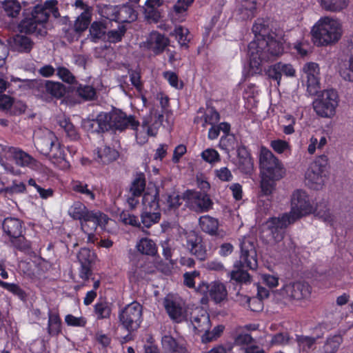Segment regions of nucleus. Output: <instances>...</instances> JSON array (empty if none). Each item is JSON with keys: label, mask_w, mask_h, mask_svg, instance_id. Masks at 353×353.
Returning a JSON list of instances; mask_svg holds the SVG:
<instances>
[{"label": "nucleus", "mask_w": 353, "mask_h": 353, "mask_svg": "<svg viewBox=\"0 0 353 353\" xmlns=\"http://www.w3.org/2000/svg\"><path fill=\"white\" fill-rule=\"evenodd\" d=\"M268 27L263 19H258L252 26L255 39L248 45L250 67L252 74L260 73L261 64L279 56L283 51L281 43L266 37Z\"/></svg>", "instance_id": "obj_1"}, {"label": "nucleus", "mask_w": 353, "mask_h": 353, "mask_svg": "<svg viewBox=\"0 0 353 353\" xmlns=\"http://www.w3.org/2000/svg\"><path fill=\"white\" fill-rule=\"evenodd\" d=\"M292 212L284 213L277 217H271L265 223L266 228L263 233L271 236L274 243H279L284 237L285 230L288 225L303 215L310 213L312 206L308 195L303 190H296L291 196Z\"/></svg>", "instance_id": "obj_2"}, {"label": "nucleus", "mask_w": 353, "mask_h": 353, "mask_svg": "<svg viewBox=\"0 0 353 353\" xmlns=\"http://www.w3.org/2000/svg\"><path fill=\"white\" fill-rule=\"evenodd\" d=\"M57 0L46 1L36 5L31 12L25 16L18 26L20 32L44 37L47 34L46 24L52 14L55 19L60 17Z\"/></svg>", "instance_id": "obj_3"}, {"label": "nucleus", "mask_w": 353, "mask_h": 353, "mask_svg": "<svg viewBox=\"0 0 353 353\" xmlns=\"http://www.w3.org/2000/svg\"><path fill=\"white\" fill-rule=\"evenodd\" d=\"M240 248L239 260L234 263L236 270H232L230 274L231 280L241 283H246L250 282V276L241 268H248L250 270H256L258 267L257 253L254 242L249 239H243L240 243Z\"/></svg>", "instance_id": "obj_4"}, {"label": "nucleus", "mask_w": 353, "mask_h": 353, "mask_svg": "<svg viewBox=\"0 0 353 353\" xmlns=\"http://www.w3.org/2000/svg\"><path fill=\"white\" fill-rule=\"evenodd\" d=\"M314 43L318 46H326L336 43L341 37L339 23L329 17L318 21L312 30Z\"/></svg>", "instance_id": "obj_5"}, {"label": "nucleus", "mask_w": 353, "mask_h": 353, "mask_svg": "<svg viewBox=\"0 0 353 353\" xmlns=\"http://www.w3.org/2000/svg\"><path fill=\"white\" fill-rule=\"evenodd\" d=\"M259 165L262 174L273 180H280L285 174L281 161L265 147L260 150Z\"/></svg>", "instance_id": "obj_6"}, {"label": "nucleus", "mask_w": 353, "mask_h": 353, "mask_svg": "<svg viewBox=\"0 0 353 353\" xmlns=\"http://www.w3.org/2000/svg\"><path fill=\"white\" fill-rule=\"evenodd\" d=\"M338 105V92L332 88L323 90L312 103L316 114L323 118L332 117Z\"/></svg>", "instance_id": "obj_7"}, {"label": "nucleus", "mask_w": 353, "mask_h": 353, "mask_svg": "<svg viewBox=\"0 0 353 353\" xmlns=\"http://www.w3.org/2000/svg\"><path fill=\"white\" fill-rule=\"evenodd\" d=\"M143 307L137 301L126 305L119 314L121 325L130 334L139 329L142 322Z\"/></svg>", "instance_id": "obj_8"}, {"label": "nucleus", "mask_w": 353, "mask_h": 353, "mask_svg": "<svg viewBox=\"0 0 353 353\" xmlns=\"http://www.w3.org/2000/svg\"><path fill=\"white\" fill-rule=\"evenodd\" d=\"M310 293V286L303 281L290 282L280 290L281 295L288 301H300L306 299Z\"/></svg>", "instance_id": "obj_9"}, {"label": "nucleus", "mask_w": 353, "mask_h": 353, "mask_svg": "<svg viewBox=\"0 0 353 353\" xmlns=\"http://www.w3.org/2000/svg\"><path fill=\"white\" fill-rule=\"evenodd\" d=\"M108 123L110 124V130H123L125 128H130L136 130L139 123L136 121L133 116L128 117L125 113L121 110H113L111 112L106 113Z\"/></svg>", "instance_id": "obj_10"}, {"label": "nucleus", "mask_w": 353, "mask_h": 353, "mask_svg": "<svg viewBox=\"0 0 353 353\" xmlns=\"http://www.w3.org/2000/svg\"><path fill=\"white\" fill-rule=\"evenodd\" d=\"M108 216L99 210H88L80 223L85 233L94 232L97 227L105 228L108 221Z\"/></svg>", "instance_id": "obj_11"}, {"label": "nucleus", "mask_w": 353, "mask_h": 353, "mask_svg": "<svg viewBox=\"0 0 353 353\" xmlns=\"http://www.w3.org/2000/svg\"><path fill=\"white\" fill-rule=\"evenodd\" d=\"M183 198L188 200L190 208L197 212H207L213 205L209 196L201 192L187 190L183 194Z\"/></svg>", "instance_id": "obj_12"}, {"label": "nucleus", "mask_w": 353, "mask_h": 353, "mask_svg": "<svg viewBox=\"0 0 353 353\" xmlns=\"http://www.w3.org/2000/svg\"><path fill=\"white\" fill-rule=\"evenodd\" d=\"M319 70V65L314 62H308L303 67L307 77V92L311 96L316 95L320 89Z\"/></svg>", "instance_id": "obj_13"}, {"label": "nucleus", "mask_w": 353, "mask_h": 353, "mask_svg": "<svg viewBox=\"0 0 353 353\" xmlns=\"http://www.w3.org/2000/svg\"><path fill=\"white\" fill-rule=\"evenodd\" d=\"M91 17L90 11L82 12L77 18L74 26L71 28H62V30L65 33V37L68 41H73L77 34H81L88 28L91 21Z\"/></svg>", "instance_id": "obj_14"}, {"label": "nucleus", "mask_w": 353, "mask_h": 353, "mask_svg": "<svg viewBox=\"0 0 353 353\" xmlns=\"http://www.w3.org/2000/svg\"><path fill=\"white\" fill-rule=\"evenodd\" d=\"M106 112L99 113L95 119H87L83 121V128L91 133H103L110 130Z\"/></svg>", "instance_id": "obj_15"}, {"label": "nucleus", "mask_w": 353, "mask_h": 353, "mask_svg": "<svg viewBox=\"0 0 353 353\" xmlns=\"http://www.w3.org/2000/svg\"><path fill=\"white\" fill-rule=\"evenodd\" d=\"M169 44L170 39L157 31L152 32L145 41V47L155 54H161Z\"/></svg>", "instance_id": "obj_16"}, {"label": "nucleus", "mask_w": 353, "mask_h": 353, "mask_svg": "<svg viewBox=\"0 0 353 353\" xmlns=\"http://www.w3.org/2000/svg\"><path fill=\"white\" fill-rule=\"evenodd\" d=\"M163 353H190L185 345L179 339L170 334L161 338Z\"/></svg>", "instance_id": "obj_17"}, {"label": "nucleus", "mask_w": 353, "mask_h": 353, "mask_svg": "<svg viewBox=\"0 0 353 353\" xmlns=\"http://www.w3.org/2000/svg\"><path fill=\"white\" fill-rule=\"evenodd\" d=\"M23 222L17 218L7 217L1 223V228L4 234L11 239H16L23 233Z\"/></svg>", "instance_id": "obj_18"}, {"label": "nucleus", "mask_w": 353, "mask_h": 353, "mask_svg": "<svg viewBox=\"0 0 353 353\" xmlns=\"http://www.w3.org/2000/svg\"><path fill=\"white\" fill-rule=\"evenodd\" d=\"M256 11V0H236V13L241 20L254 17Z\"/></svg>", "instance_id": "obj_19"}, {"label": "nucleus", "mask_w": 353, "mask_h": 353, "mask_svg": "<svg viewBox=\"0 0 353 353\" xmlns=\"http://www.w3.org/2000/svg\"><path fill=\"white\" fill-rule=\"evenodd\" d=\"M239 170L243 174H251L254 168L253 161L247 148L243 146H239L237 148Z\"/></svg>", "instance_id": "obj_20"}, {"label": "nucleus", "mask_w": 353, "mask_h": 353, "mask_svg": "<svg viewBox=\"0 0 353 353\" xmlns=\"http://www.w3.org/2000/svg\"><path fill=\"white\" fill-rule=\"evenodd\" d=\"M57 139L54 134L48 130L43 136L38 137L35 142V145L37 150L43 155L47 156L48 154H50L52 148L57 143Z\"/></svg>", "instance_id": "obj_21"}, {"label": "nucleus", "mask_w": 353, "mask_h": 353, "mask_svg": "<svg viewBox=\"0 0 353 353\" xmlns=\"http://www.w3.org/2000/svg\"><path fill=\"white\" fill-rule=\"evenodd\" d=\"M323 173L319 168L310 165L305 172V184L311 189L321 188L324 183Z\"/></svg>", "instance_id": "obj_22"}, {"label": "nucleus", "mask_w": 353, "mask_h": 353, "mask_svg": "<svg viewBox=\"0 0 353 353\" xmlns=\"http://www.w3.org/2000/svg\"><path fill=\"white\" fill-rule=\"evenodd\" d=\"M164 306L171 319L176 323L183 321L184 311L180 303L171 299L166 298L164 299Z\"/></svg>", "instance_id": "obj_23"}, {"label": "nucleus", "mask_w": 353, "mask_h": 353, "mask_svg": "<svg viewBox=\"0 0 353 353\" xmlns=\"http://www.w3.org/2000/svg\"><path fill=\"white\" fill-rule=\"evenodd\" d=\"M187 247L190 253L199 260L205 261L207 258V251L201 241L196 236H189L187 240Z\"/></svg>", "instance_id": "obj_24"}, {"label": "nucleus", "mask_w": 353, "mask_h": 353, "mask_svg": "<svg viewBox=\"0 0 353 353\" xmlns=\"http://www.w3.org/2000/svg\"><path fill=\"white\" fill-rule=\"evenodd\" d=\"M191 322L195 330L199 332L210 330L211 323L209 314L204 311H201L191 316Z\"/></svg>", "instance_id": "obj_25"}, {"label": "nucleus", "mask_w": 353, "mask_h": 353, "mask_svg": "<svg viewBox=\"0 0 353 353\" xmlns=\"http://www.w3.org/2000/svg\"><path fill=\"white\" fill-rule=\"evenodd\" d=\"M159 196V190L157 188L144 193L142 202L145 210L158 211L160 207L159 202L161 201Z\"/></svg>", "instance_id": "obj_26"}, {"label": "nucleus", "mask_w": 353, "mask_h": 353, "mask_svg": "<svg viewBox=\"0 0 353 353\" xmlns=\"http://www.w3.org/2000/svg\"><path fill=\"white\" fill-rule=\"evenodd\" d=\"M39 85L43 91L45 90L56 98L62 97L65 92L64 85L59 82L41 80L39 83Z\"/></svg>", "instance_id": "obj_27"}, {"label": "nucleus", "mask_w": 353, "mask_h": 353, "mask_svg": "<svg viewBox=\"0 0 353 353\" xmlns=\"http://www.w3.org/2000/svg\"><path fill=\"white\" fill-rule=\"evenodd\" d=\"M199 225L203 232L212 236H217L219 232V221L209 215L202 216L199 219Z\"/></svg>", "instance_id": "obj_28"}, {"label": "nucleus", "mask_w": 353, "mask_h": 353, "mask_svg": "<svg viewBox=\"0 0 353 353\" xmlns=\"http://www.w3.org/2000/svg\"><path fill=\"white\" fill-rule=\"evenodd\" d=\"M96 154L94 159L103 164H108L115 161L119 157V152L116 150L106 145L97 148Z\"/></svg>", "instance_id": "obj_29"}, {"label": "nucleus", "mask_w": 353, "mask_h": 353, "mask_svg": "<svg viewBox=\"0 0 353 353\" xmlns=\"http://www.w3.org/2000/svg\"><path fill=\"white\" fill-rule=\"evenodd\" d=\"M117 21L119 23H131L137 19V12L128 4L118 6Z\"/></svg>", "instance_id": "obj_30"}, {"label": "nucleus", "mask_w": 353, "mask_h": 353, "mask_svg": "<svg viewBox=\"0 0 353 353\" xmlns=\"http://www.w3.org/2000/svg\"><path fill=\"white\" fill-rule=\"evenodd\" d=\"M107 28L105 25L101 21H94L91 23L89 32L90 39L94 43L99 41H105Z\"/></svg>", "instance_id": "obj_31"}, {"label": "nucleus", "mask_w": 353, "mask_h": 353, "mask_svg": "<svg viewBox=\"0 0 353 353\" xmlns=\"http://www.w3.org/2000/svg\"><path fill=\"white\" fill-rule=\"evenodd\" d=\"M34 46V42L26 35L16 34L13 37L12 48L20 52H30Z\"/></svg>", "instance_id": "obj_32"}, {"label": "nucleus", "mask_w": 353, "mask_h": 353, "mask_svg": "<svg viewBox=\"0 0 353 353\" xmlns=\"http://www.w3.org/2000/svg\"><path fill=\"white\" fill-rule=\"evenodd\" d=\"M181 198L175 192H166L161 196V202L165 205V209L168 210H175L181 205Z\"/></svg>", "instance_id": "obj_33"}, {"label": "nucleus", "mask_w": 353, "mask_h": 353, "mask_svg": "<svg viewBox=\"0 0 353 353\" xmlns=\"http://www.w3.org/2000/svg\"><path fill=\"white\" fill-rule=\"evenodd\" d=\"M210 298L216 303H220L227 296V290L225 285L219 282H214L209 290Z\"/></svg>", "instance_id": "obj_34"}, {"label": "nucleus", "mask_w": 353, "mask_h": 353, "mask_svg": "<svg viewBox=\"0 0 353 353\" xmlns=\"http://www.w3.org/2000/svg\"><path fill=\"white\" fill-rule=\"evenodd\" d=\"M3 8L6 15L12 19L17 18L22 10L18 0H5L3 3Z\"/></svg>", "instance_id": "obj_35"}, {"label": "nucleus", "mask_w": 353, "mask_h": 353, "mask_svg": "<svg viewBox=\"0 0 353 353\" xmlns=\"http://www.w3.org/2000/svg\"><path fill=\"white\" fill-rule=\"evenodd\" d=\"M342 343L340 335H334L327 338L324 345L319 348V353H336Z\"/></svg>", "instance_id": "obj_36"}, {"label": "nucleus", "mask_w": 353, "mask_h": 353, "mask_svg": "<svg viewBox=\"0 0 353 353\" xmlns=\"http://www.w3.org/2000/svg\"><path fill=\"white\" fill-rule=\"evenodd\" d=\"M13 157L16 163L21 166L34 167L37 163V161L34 158L20 150L14 149Z\"/></svg>", "instance_id": "obj_37"}, {"label": "nucleus", "mask_w": 353, "mask_h": 353, "mask_svg": "<svg viewBox=\"0 0 353 353\" xmlns=\"http://www.w3.org/2000/svg\"><path fill=\"white\" fill-rule=\"evenodd\" d=\"M321 7L330 12H340L346 8L348 0H320Z\"/></svg>", "instance_id": "obj_38"}, {"label": "nucleus", "mask_w": 353, "mask_h": 353, "mask_svg": "<svg viewBox=\"0 0 353 353\" xmlns=\"http://www.w3.org/2000/svg\"><path fill=\"white\" fill-rule=\"evenodd\" d=\"M145 177L143 173H137L130 189V194L134 196H141L145 188Z\"/></svg>", "instance_id": "obj_39"}, {"label": "nucleus", "mask_w": 353, "mask_h": 353, "mask_svg": "<svg viewBox=\"0 0 353 353\" xmlns=\"http://www.w3.org/2000/svg\"><path fill=\"white\" fill-rule=\"evenodd\" d=\"M339 72L344 81L347 82L352 81L353 57L351 56L348 60L342 61L339 63Z\"/></svg>", "instance_id": "obj_40"}, {"label": "nucleus", "mask_w": 353, "mask_h": 353, "mask_svg": "<svg viewBox=\"0 0 353 353\" xmlns=\"http://www.w3.org/2000/svg\"><path fill=\"white\" fill-rule=\"evenodd\" d=\"M171 34L175 36L181 48H184L185 49L188 48V43L191 39L188 29L179 26L174 28Z\"/></svg>", "instance_id": "obj_41"}, {"label": "nucleus", "mask_w": 353, "mask_h": 353, "mask_svg": "<svg viewBox=\"0 0 353 353\" xmlns=\"http://www.w3.org/2000/svg\"><path fill=\"white\" fill-rule=\"evenodd\" d=\"M88 210V208L83 203L75 201L69 208L68 212L74 220H79L81 222Z\"/></svg>", "instance_id": "obj_42"}, {"label": "nucleus", "mask_w": 353, "mask_h": 353, "mask_svg": "<svg viewBox=\"0 0 353 353\" xmlns=\"http://www.w3.org/2000/svg\"><path fill=\"white\" fill-rule=\"evenodd\" d=\"M58 123L59 126L64 130L67 137L71 140L75 141L79 138V135L75 127L70 122L69 119L64 117H59L58 119Z\"/></svg>", "instance_id": "obj_43"}, {"label": "nucleus", "mask_w": 353, "mask_h": 353, "mask_svg": "<svg viewBox=\"0 0 353 353\" xmlns=\"http://www.w3.org/2000/svg\"><path fill=\"white\" fill-rule=\"evenodd\" d=\"M143 14L145 19L150 23H157L161 18V12L159 8L145 3L143 6Z\"/></svg>", "instance_id": "obj_44"}, {"label": "nucleus", "mask_w": 353, "mask_h": 353, "mask_svg": "<svg viewBox=\"0 0 353 353\" xmlns=\"http://www.w3.org/2000/svg\"><path fill=\"white\" fill-rule=\"evenodd\" d=\"M76 93L84 101H92L95 99L97 97L96 89L89 85L79 84L76 88Z\"/></svg>", "instance_id": "obj_45"}, {"label": "nucleus", "mask_w": 353, "mask_h": 353, "mask_svg": "<svg viewBox=\"0 0 353 353\" xmlns=\"http://www.w3.org/2000/svg\"><path fill=\"white\" fill-rule=\"evenodd\" d=\"M61 321L57 313H48V332L50 335H58L61 332Z\"/></svg>", "instance_id": "obj_46"}, {"label": "nucleus", "mask_w": 353, "mask_h": 353, "mask_svg": "<svg viewBox=\"0 0 353 353\" xmlns=\"http://www.w3.org/2000/svg\"><path fill=\"white\" fill-rule=\"evenodd\" d=\"M141 223L143 226L150 228L152 225L158 223L161 218V214L158 211L145 210L141 214Z\"/></svg>", "instance_id": "obj_47"}, {"label": "nucleus", "mask_w": 353, "mask_h": 353, "mask_svg": "<svg viewBox=\"0 0 353 353\" xmlns=\"http://www.w3.org/2000/svg\"><path fill=\"white\" fill-rule=\"evenodd\" d=\"M138 250L142 254L154 255L157 252L156 245L153 241L142 239L137 245Z\"/></svg>", "instance_id": "obj_48"}, {"label": "nucleus", "mask_w": 353, "mask_h": 353, "mask_svg": "<svg viewBox=\"0 0 353 353\" xmlns=\"http://www.w3.org/2000/svg\"><path fill=\"white\" fill-rule=\"evenodd\" d=\"M219 146L228 153L237 146L236 137L232 134L228 133V134H225L220 139Z\"/></svg>", "instance_id": "obj_49"}, {"label": "nucleus", "mask_w": 353, "mask_h": 353, "mask_svg": "<svg viewBox=\"0 0 353 353\" xmlns=\"http://www.w3.org/2000/svg\"><path fill=\"white\" fill-rule=\"evenodd\" d=\"M111 307L106 302L97 303L94 306V312L97 319H109L111 314Z\"/></svg>", "instance_id": "obj_50"}, {"label": "nucleus", "mask_w": 353, "mask_h": 353, "mask_svg": "<svg viewBox=\"0 0 353 353\" xmlns=\"http://www.w3.org/2000/svg\"><path fill=\"white\" fill-rule=\"evenodd\" d=\"M125 32L126 28L124 26H119L117 29L106 32L105 41L114 43H118L122 40Z\"/></svg>", "instance_id": "obj_51"}, {"label": "nucleus", "mask_w": 353, "mask_h": 353, "mask_svg": "<svg viewBox=\"0 0 353 353\" xmlns=\"http://www.w3.org/2000/svg\"><path fill=\"white\" fill-rule=\"evenodd\" d=\"M219 120V113L214 108H209L203 115L202 126L205 128L207 125H215Z\"/></svg>", "instance_id": "obj_52"}, {"label": "nucleus", "mask_w": 353, "mask_h": 353, "mask_svg": "<svg viewBox=\"0 0 353 353\" xmlns=\"http://www.w3.org/2000/svg\"><path fill=\"white\" fill-rule=\"evenodd\" d=\"M72 188L74 192L87 196L92 201L95 199V194L94 192L91 190L88 189V185L83 182L79 181H73Z\"/></svg>", "instance_id": "obj_53"}, {"label": "nucleus", "mask_w": 353, "mask_h": 353, "mask_svg": "<svg viewBox=\"0 0 353 353\" xmlns=\"http://www.w3.org/2000/svg\"><path fill=\"white\" fill-rule=\"evenodd\" d=\"M117 11L118 6L105 5L101 9V14L107 19L117 21Z\"/></svg>", "instance_id": "obj_54"}, {"label": "nucleus", "mask_w": 353, "mask_h": 353, "mask_svg": "<svg viewBox=\"0 0 353 353\" xmlns=\"http://www.w3.org/2000/svg\"><path fill=\"white\" fill-rule=\"evenodd\" d=\"M81 265H90L94 261V254L88 248H81L77 255Z\"/></svg>", "instance_id": "obj_55"}, {"label": "nucleus", "mask_w": 353, "mask_h": 353, "mask_svg": "<svg viewBox=\"0 0 353 353\" xmlns=\"http://www.w3.org/2000/svg\"><path fill=\"white\" fill-rule=\"evenodd\" d=\"M296 341L299 349L306 352L312 347L316 339L310 336H297Z\"/></svg>", "instance_id": "obj_56"}, {"label": "nucleus", "mask_w": 353, "mask_h": 353, "mask_svg": "<svg viewBox=\"0 0 353 353\" xmlns=\"http://www.w3.org/2000/svg\"><path fill=\"white\" fill-rule=\"evenodd\" d=\"M274 181L263 175L261 181V189L263 195L268 196L272 194L274 188Z\"/></svg>", "instance_id": "obj_57"}, {"label": "nucleus", "mask_w": 353, "mask_h": 353, "mask_svg": "<svg viewBox=\"0 0 353 353\" xmlns=\"http://www.w3.org/2000/svg\"><path fill=\"white\" fill-rule=\"evenodd\" d=\"M119 219L125 225H130L136 227H140L141 225L138 218L126 211L121 212L119 214Z\"/></svg>", "instance_id": "obj_58"}, {"label": "nucleus", "mask_w": 353, "mask_h": 353, "mask_svg": "<svg viewBox=\"0 0 353 353\" xmlns=\"http://www.w3.org/2000/svg\"><path fill=\"white\" fill-rule=\"evenodd\" d=\"M57 74L62 81L68 83H73L75 81L74 76L65 67H58L57 68Z\"/></svg>", "instance_id": "obj_59"}, {"label": "nucleus", "mask_w": 353, "mask_h": 353, "mask_svg": "<svg viewBox=\"0 0 353 353\" xmlns=\"http://www.w3.org/2000/svg\"><path fill=\"white\" fill-rule=\"evenodd\" d=\"M47 156L50 158L55 159L58 162H61V161H67L66 154L61 148L60 144L58 141H57L53 146V148H52L50 154H48Z\"/></svg>", "instance_id": "obj_60"}, {"label": "nucleus", "mask_w": 353, "mask_h": 353, "mask_svg": "<svg viewBox=\"0 0 353 353\" xmlns=\"http://www.w3.org/2000/svg\"><path fill=\"white\" fill-rule=\"evenodd\" d=\"M65 321L68 325L74 327H85L87 323V320L85 317H76L72 314L66 315Z\"/></svg>", "instance_id": "obj_61"}, {"label": "nucleus", "mask_w": 353, "mask_h": 353, "mask_svg": "<svg viewBox=\"0 0 353 353\" xmlns=\"http://www.w3.org/2000/svg\"><path fill=\"white\" fill-rule=\"evenodd\" d=\"M130 79L132 85L139 91L141 92L143 83L141 81V74L137 70H129Z\"/></svg>", "instance_id": "obj_62"}, {"label": "nucleus", "mask_w": 353, "mask_h": 353, "mask_svg": "<svg viewBox=\"0 0 353 353\" xmlns=\"http://www.w3.org/2000/svg\"><path fill=\"white\" fill-rule=\"evenodd\" d=\"M215 176L222 181H231L233 179L231 171L226 167L216 170Z\"/></svg>", "instance_id": "obj_63"}, {"label": "nucleus", "mask_w": 353, "mask_h": 353, "mask_svg": "<svg viewBox=\"0 0 353 353\" xmlns=\"http://www.w3.org/2000/svg\"><path fill=\"white\" fill-rule=\"evenodd\" d=\"M201 157L206 162L214 163L219 160V154L214 149H207L201 153Z\"/></svg>", "instance_id": "obj_64"}]
</instances>
